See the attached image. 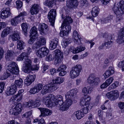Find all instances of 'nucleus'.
<instances>
[{
	"label": "nucleus",
	"mask_w": 124,
	"mask_h": 124,
	"mask_svg": "<svg viewBox=\"0 0 124 124\" xmlns=\"http://www.w3.org/2000/svg\"><path fill=\"white\" fill-rule=\"evenodd\" d=\"M8 69L6 72L4 73L1 77L2 80H5L10 75V74L8 72V71L13 74H17L19 73V70L18 66L15 62H12L8 66Z\"/></svg>",
	"instance_id": "1"
},
{
	"label": "nucleus",
	"mask_w": 124,
	"mask_h": 124,
	"mask_svg": "<svg viewBox=\"0 0 124 124\" xmlns=\"http://www.w3.org/2000/svg\"><path fill=\"white\" fill-rule=\"evenodd\" d=\"M31 63V61L30 59L27 58L26 59L25 62V64L22 67V70L25 73H30L31 70H38L39 68V65H36L32 66Z\"/></svg>",
	"instance_id": "2"
},
{
	"label": "nucleus",
	"mask_w": 124,
	"mask_h": 124,
	"mask_svg": "<svg viewBox=\"0 0 124 124\" xmlns=\"http://www.w3.org/2000/svg\"><path fill=\"white\" fill-rule=\"evenodd\" d=\"M112 9L116 14H124V1L122 0L117 4L115 3Z\"/></svg>",
	"instance_id": "3"
},
{
	"label": "nucleus",
	"mask_w": 124,
	"mask_h": 124,
	"mask_svg": "<svg viewBox=\"0 0 124 124\" xmlns=\"http://www.w3.org/2000/svg\"><path fill=\"white\" fill-rule=\"evenodd\" d=\"M82 66L78 64L72 68L70 71V77L71 79H74L78 77L82 70Z\"/></svg>",
	"instance_id": "4"
},
{
	"label": "nucleus",
	"mask_w": 124,
	"mask_h": 124,
	"mask_svg": "<svg viewBox=\"0 0 124 124\" xmlns=\"http://www.w3.org/2000/svg\"><path fill=\"white\" fill-rule=\"evenodd\" d=\"M55 99V96L54 95L50 94L46 97H43V101L46 106L49 107L52 106Z\"/></svg>",
	"instance_id": "5"
},
{
	"label": "nucleus",
	"mask_w": 124,
	"mask_h": 124,
	"mask_svg": "<svg viewBox=\"0 0 124 124\" xmlns=\"http://www.w3.org/2000/svg\"><path fill=\"white\" fill-rule=\"evenodd\" d=\"M49 50L46 47L43 46L37 50L36 54L39 57L41 58L46 55L49 53Z\"/></svg>",
	"instance_id": "6"
},
{
	"label": "nucleus",
	"mask_w": 124,
	"mask_h": 124,
	"mask_svg": "<svg viewBox=\"0 0 124 124\" xmlns=\"http://www.w3.org/2000/svg\"><path fill=\"white\" fill-rule=\"evenodd\" d=\"M56 10L55 9H51L48 13V18L49 19L50 24L52 26H54V23L56 16Z\"/></svg>",
	"instance_id": "7"
},
{
	"label": "nucleus",
	"mask_w": 124,
	"mask_h": 124,
	"mask_svg": "<svg viewBox=\"0 0 124 124\" xmlns=\"http://www.w3.org/2000/svg\"><path fill=\"white\" fill-rule=\"evenodd\" d=\"M119 96V93L117 90H113L108 92L106 94V97L111 100H114L116 99Z\"/></svg>",
	"instance_id": "8"
},
{
	"label": "nucleus",
	"mask_w": 124,
	"mask_h": 124,
	"mask_svg": "<svg viewBox=\"0 0 124 124\" xmlns=\"http://www.w3.org/2000/svg\"><path fill=\"white\" fill-rule=\"evenodd\" d=\"M22 109V104L20 103H18L16 104L14 108L10 109V113L12 115H17L20 113Z\"/></svg>",
	"instance_id": "9"
},
{
	"label": "nucleus",
	"mask_w": 124,
	"mask_h": 124,
	"mask_svg": "<svg viewBox=\"0 0 124 124\" xmlns=\"http://www.w3.org/2000/svg\"><path fill=\"white\" fill-rule=\"evenodd\" d=\"M46 43L45 38L42 36H41L38 39V40L33 44L32 48L33 49L38 48L41 46L44 45Z\"/></svg>",
	"instance_id": "10"
},
{
	"label": "nucleus",
	"mask_w": 124,
	"mask_h": 124,
	"mask_svg": "<svg viewBox=\"0 0 124 124\" xmlns=\"http://www.w3.org/2000/svg\"><path fill=\"white\" fill-rule=\"evenodd\" d=\"M63 54L59 49L55 50L54 52L53 55L55 60V62L56 63H60L61 60L63 58Z\"/></svg>",
	"instance_id": "11"
},
{
	"label": "nucleus",
	"mask_w": 124,
	"mask_h": 124,
	"mask_svg": "<svg viewBox=\"0 0 124 124\" xmlns=\"http://www.w3.org/2000/svg\"><path fill=\"white\" fill-rule=\"evenodd\" d=\"M100 81L98 78H95L93 74L90 75L87 79V82L90 85H97Z\"/></svg>",
	"instance_id": "12"
},
{
	"label": "nucleus",
	"mask_w": 124,
	"mask_h": 124,
	"mask_svg": "<svg viewBox=\"0 0 124 124\" xmlns=\"http://www.w3.org/2000/svg\"><path fill=\"white\" fill-rule=\"evenodd\" d=\"M78 3L77 0H67V7L70 9L76 8L78 5Z\"/></svg>",
	"instance_id": "13"
},
{
	"label": "nucleus",
	"mask_w": 124,
	"mask_h": 124,
	"mask_svg": "<svg viewBox=\"0 0 124 124\" xmlns=\"http://www.w3.org/2000/svg\"><path fill=\"white\" fill-rule=\"evenodd\" d=\"M0 18L3 19H5L10 16L11 13L10 9L9 8H5L1 10Z\"/></svg>",
	"instance_id": "14"
},
{
	"label": "nucleus",
	"mask_w": 124,
	"mask_h": 124,
	"mask_svg": "<svg viewBox=\"0 0 124 124\" xmlns=\"http://www.w3.org/2000/svg\"><path fill=\"white\" fill-rule=\"evenodd\" d=\"M61 16L62 19H64L62 23V26L65 24H70L73 22V20L71 17L65 15V14H62Z\"/></svg>",
	"instance_id": "15"
},
{
	"label": "nucleus",
	"mask_w": 124,
	"mask_h": 124,
	"mask_svg": "<svg viewBox=\"0 0 124 124\" xmlns=\"http://www.w3.org/2000/svg\"><path fill=\"white\" fill-rule=\"evenodd\" d=\"M36 76L35 74L28 75L25 80V84L27 86L30 85L34 81L36 78Z\"/></svg>",
	"instance_id": "16"
},
{
	"label": "nucleus",
	"mask_w": 124,
	"mask_h": 124,
	"mask_svg": "<svg viewBox=\"0 0 124 124\" xmlns=\"http://www.w3.org/2000/svg\"><path fill=\"white\" fill-rule=\"evenodd\" d=\"M78 90L77 89H72L68 92L65 95L66 99H72L76 94Z\"/></svg>",
	"instance_id": "17"
},
{
	"label": "nucleus",
	"mask_w": 124,
	"mask_h": 124,
	"mask_svg": "<svg viewBox=\"0 0 124 124\" xmlns=\"http://www.w3.org/2000/svg\"><path fill=\"white\" fill-rule=\"evenodd\" d=\"M43 86L41 84H39L36 85L34 87L31 88L30 91V92L31 94H35L38 93L41 90Z\"/></svg>",
	"instance_id": "18"
},
{
	"label": "nucleus",
	"mask_w": 124,
	"mask_h": 124,
	"mask_svg": "<svg viewBox=\"0 0 124 124\" xmlns=\"http://www.w3.org/2000/svg\"><path fill=\"white\" fill-rule=\"evenodd\" d=\"M116 41L119 44H121L124 42V27L121 29L118 34V37Z\"/></svg>",
	"instance_id": "19"
},
{
	"label": "nucleus",
	"mask_w": 124,
	"mask_h": 124,
	"mask_svg": "<svg viewBox=\"0 0 124 124\" xmlns=\"http://www.w3.org/2000/svg\"><path fill=\"white\" fill-rule=\"evenodd\" d=\"M40 8V5L38 4H35L31 7L30 12L32 15L37 14Z\"/></svg>",
	"instance_id": "20"
},
{
	"label": "nucleus",
	"mask_w": 124,
	"mask_h": 124,
	"mask_svg": "<svg viewBox=\"0 0 124 124\" xmlns=\"http://www.w3.org/2000/svg\"><path fill=\"white\" fill-rule=\"evenodd\" d=\"M58 43V40L57 38H54L51 40L49 42V48L53 50L57 47Z\"/></svg>",
	"instance_id": "21"
},
{
	"label": "nucleus",
	"mask_w": 124,
	"mask_h": 124,
	"mask_svg": "<svg viewBox=\"0 0 124 124\" xmlns=\"http://www.w3.org/2000/svg\"><path fill=\"white\" fill-rule=\"evenodd\" d=\"M73 38L74 39V42L77 44H80L81 42V37L76 31H74L73 32Z\"/></svg>",
	"instance_id": "22"
},
{
	"label": "nucleus",
	"mask_w": 124,
	"mask_h": 124,
	"mask_svg": "<svg viewBox=\"0 0 124 124\" xmlns=\"http://www.w3.org/2000/svg\"><path fill=\"white\" fill-rule=\"evenodd\" d=\"M90 98L88 96L86 98L82 97L81 98L80 101V104L83 106H87V107L89 105V101H90Z\"/></svg>",
	"instance_id": "23"
},
{
	"label": "nucleus",
	"mask_w": 124,
	"mask_h": 124,
	"mask_svg": "<svg viewBox=\"0 0 124 124\" xmlns=\"http://www.w3.org/2000/svg\"><path fill=\"white\" fill-rule=\"evenodd\" d=\"M41 112V116H45L50 115L52 113V111L48 109L44 108H39Z\"/></svg>",
	"instance_id": "24"
},
{
	"label": "nucleus",
	"mask_w": 124,
	"mask_h": 124,
	"mask_svg": "<svg viewBox=\"0 0 124 124\" xmlns=\"http://www.w3.org/2000/svg\"><path fill=\"white\" fill-rule=\"evenodd\" d=\"M84 116L83 113L82 112V110H79L74 112L72 115V117L74 119L76 117L78 119H80Z\"/></svg>",
	"instance_id": "25"
},
{
	"label": "nucleus",
	"mask_w": 124,
	"mask_h": 124,
	"mask_svg": "<svg viewBox=\"0 0 124 124\" xmlns=\"http://www.w3.org/2000/svg\"><path fill=\"white\" fill-rule=\"evenodd\" d=\"M17 90V87L15 85H11L8 88L7 94L8 95H12L16 93Z\"/></svg>",
	"instance_id": "26"
},
{
	"label": "nucleus",
	"mask_w": 124,
	"mask_h": 124,
	"mask_svg": "<svg viewBox=\"0 0 124 124\" xmlns=\"http://www.w3.org/2000/svg\"><path fill=\"white\" fill-rule=\"evenodd\" d=\"M57 96L58 98L55 99V100L54 101V103L57 105L58 108L60 106L62 105L64 102L62 100V96L60 95H58Z\"/></svg>",
	"instance_id": "27"
},
{
	"label": "nucleus",
	"mask_w": 124,
	"mask_h": 124,
	"mask_svg": "<svg viewBox=\"0 0 124 124\" xmlns=\"http://www.w3.org/2000/svg\"><path fill=\"white\" fill-rule=\"evenodd\" d=\"M30 36L37 37L38 34L37 32V28L35 26L32 27L30 31Z\"/></svg>",
	"instance_id": "28"
},
{
	"label": "nucleus",
	"mask_w": 124,
	"mask_h": 124,
	"mask_svg": "<svg viewBox=\"0 0 124 124\" xmlns=\"http://www.w3.org/2000/svg\"><path fill=\"white\" fill-rule=\"evenodd\" d=\"M114 73L113 68L112 67L109 68L108 70L106 71L105 73L103 74L105 78H107L113 74Z\"/></svg>",
	"instance_id": "29"
},
{
	"label": "nucleus",
	"mask_w": 124,
	"mask_h": 124,
	"mask_svg": "<svg viewBox=\"0 0 124 124\" xmlns=\"http://www.w3.org/2000/svg\"><path fill=\"white\" fill-rule=\"evenodd\" d=\"M93 88L90 86L85 87L83 88L82 92L84 95L86 96L87 94H89L92 91Z\"/></svg>",
	"instance_id": "30"
},
{
	"label": "nucleus",
	"mask_w": 124,
	"mask_h": 124,
	"mask_svg": "<svg viewBox=\"0 0 124 124\" xmlns=\"http://www.w3.org/2000/svg\"><path fill=\"white\" fill-rule=\"evenodd\" d=\"M23 95H19L17 94L13 96L11 99L10 101H12L13 100H16L17 102H20L22 100Z\"/></svg>",
	"instance_id": "31"
},
{
	"label": "nucleus",
	"mask_w": 124,
	"mask_h": 124,
	"mask_svg": "<svg viewBox=\"0 0 124 124\" xmlns=\"http://www.w3.org/2000/svg\"><path fill=\"white\" fill-rule=\"evenodd\" d=\"M47 26L45 23H42L39 25L38 29L42 33H44L45 30L47 29Z\"/></svg>",
	"instance_id": "32"
},
{
	"label": "nucleus",
	"mask_w": 124,
	"mask_h": 124,
	"mask_svg": "<svg viewBox=\"0 0 124 124\" xmlns=\"http://www.w3.org/2000/svg\"><path fill=\"white\" fill-rule=\"evenodd\" d=\"M99 13V9L97 7L95 6L93 8L91 13L93 17L97 16Z\"/></svg>",
	"instance_id": "33"
},
{
	"label": "nucleus",
	"mask_w": 124,
	"mask_h": 124,
	"mask_svg": "<svg viewBox=\"0 0 124 124\" xmlns=\"http://www.w3.org/2000/svg\"><path fill=\"white\" fill-rule=\"evenodd\" d=\"M47 85L50 93L54 91L57 88L56 85L53 83L49 84Z\"/></svg>",
	"instance_id": "34"
},
{
	"label": "nucleus",
	"mask_w": 124,
	"mask_h": 124,
	"mask_svg": "<svg viewBox=\"0 0 124 124\" xmlns=\"http://www.w3.org/2000/svg\"><path fill=\"white\" fill-rule=\"evenodd\" d=\"M64 80L63 78L60 77H56L55 79H53L52 80L53 83L55 84H60L62 83Z\"/></svg>",
	"instance_id": "35"
},
{
	"label": "nucleus",
	"mask_w": 124,
	"mask_h": 124,
	"mask_svg": "<svg viewBox=\"0 0 124 124\" xmlns=\"http://www.w3.org/2000/svg\"><path fill=\"white\" fill-rule=\"evenodd\" d=\"M23 85V82L22 79L20 78L19 79L16 80L14 84L16 86L19 87L21 88Z\"/></svg>",
	"instance_id": "36"
},
{
	"label": "nucleus",
	"mask_w": 124,
	"mask_h": 124,
	"mask_svg": "<svg viewBox=\"0 0 124 124\" xmlns=\"http://www.w3.org/2000/svg\"><path fill=\"white\" fill-rule=\"evenodd\" d=\"M20 20V18L19 17L16 16L11 19V24L13 25L16 26Z\"/></svg>",
	"instance_id": "37"
},
{
	"label": "nucleus",
	"mask_w": 124,
	"mask_h": 124,
	"mask_svg": "<svg viewBox=\"0 0 124 124\" xmlns=\"http://www.w3.org/2000/svg\"><path fill=\"white\" fill-rule=\"evenodd\" d=\"M28 55L26 53H22L21 54L19 55L17 58V61H21L23 60V59H24V63L25 60V59L28 58L27 57ZM25 64H24L23 65Z\"/></svg>",
	"instance_id": "38"
},
{
	"label": "nucleus",
	"mask_w": 124,
	"mask_h": 124,
	"mask_svg": "<svg viewBox=\"0 0 124 124\" xmlns=\"http://www.w3.org/2000/svg\"><path fill=\"white\" fill-rule=\"evenodd\" d=\"M20 33L18 32H15L12 35L10 36L13 41H16L20 39Z\"/></svg>",
	"instance_id": "39"
},
{
	"label": "nucleus",
	"mask_w": 124,
	"mask_h": 124,
	"mask_svg": "<svg viewBox=\"0 0 124 124\" xmlns=\"http://www.w3.org/2000/svg\"><path fill=\"white\" fill-rule=\"evenodd\" d=\"M25 46V43L22 41L19 40L17 42V48L20 50L24 49Z\"/></svg>",
	"instance_id": "40"
},
{
	"label": "nucleus",
	"mask_w": 124,
	"mask_h": 124,
	"mask_svg": "<svg viewBox=\"0 0 124 124\" xmlns=\"http://www.w3.org/2000/svg\"><path fill=\"white\" fill-rule=\"evenodd\" d=\"M11 28V27H7L6 29L4 30L1 34L2 37H4L8 34L10 32Z\"/></svg>",
	"instance_id": "41"
},
{
	"label": "nucleus",
	"mask_w": 124,
	"mask_h": 124,
	"mask_svg": "<svg viewBox=\"0 0 124 124\" xmlns=\"http://www.w3.org/2000/svg\"><path fill=\"white\" fill-rule=\"evenodd\" d=\"M85 48L82 46H78L73 51V53H78L84 51L85 49Z\"/></svg>",
	"instance_id": "42"
},
{
	"label": "nucleus",
	"mask_w": 124,
	"mask_h": 124,
	"mask_svg": "<svg viewBox=\"0 0 124 124\" xmlns=\"http://www.w3.org/2000/svg\"><path fill=\"white\" fill-rule=\"evenodd\" d=\"M62 45L64 48H65L69 43V40L68 38L63 39L62 42Z\"/></svg>",
	"instance_id": "43"
},
{
	"label": "nucleus",
	"mask_w": 124,
	"mask_h": 124,
	"mask_svg": "<svg viewBox=\"0 0 124 124\" xmlns=\"http://www.w3.org/2000/svg\"><path fill=\"white\" fill-rule=\"evenodd\" d=\"M22 31L24 34L26 35L27 34V31L28 28V26L27 23H23L21 25Z\"/></svg>",
	"instance_id": "44"
},
{
	"label": "nucleus",
	"mask_w": 124,
	"mask_h": 124,
	"mask_svg": "<svg viewBox=\"0 0 124 124\" xmlns=\"http://www.w3.org/2000/svg\"><path fill=\"white\" fill-rule=\"evenodd\" d=\"M41 92L43 95H45L48 93H50L47 85L43 87Z\"/></svg>",
	"instance_id": "45"
},
{
	"label": "nucleus",
	"mask_w": 124,
	"mask_h": 124,
	"mask_svg": "<svg viewBox=\"0 0 124 124\" xmlns=\"http://www.w3.org/2000/svg\"><path fill=\"white\" fill-rule=\"evenodd\" d=\"M61 27L64 30L67 31L69 33L71 29L70 24H65V25H64L62 26V24Z\"/></svg>",
	"instance_id": "46"
},
{
	"label": "nucleus",
	"mask_w": 124,
	"mask_h": 124,
	"mask_svg": "<svg viewBox=\"0 0 124 124\" xmlns=\"http://www.w3.org/2000/svg\"><path fill=\"white\" fill-rule=\"evenodd\" d=\"M69 108L68 106L66 105L64 103H63V104L62 105H61V106H60L58 108L59 110L62 111L67 110Z\"/></svg>",
	"instance_id": "47"
},
{
	"label": "nucleus",
	"mask_w": 124,
	"mask_h": 124,
	"mask_svg": "<svg viewBox=\"0 0 124 124\" xmlns=\"http://www.w3.org/2000/svg\"><path fill=\"white\" fill-rule=\"evenodd\" d=\"M53 3V0H46L44 2V4L49 7L52 6Z\"/></svg>",
	"instance_id": "48"
},
{
	"label": "nucleus",
	"mask_w": 124,
	"mask_h": 124,
	"mask_svg": "<svg viewBox=\"0 0 124 124\" xmlns=\"http://www.w3.org/2000/svg\"><path fill=\"white\" fill-rule=\"evenodd\" d=\"M118 82L117 81L115 82L114 83L112 84L108 87V90L110 91L111 89L116 88L118 85Z\"/></svg>",
	"instance_id": "49"
},
{
	"label": "nucleus",
	"mask_w": 124,
	"mask_h": 124,
	"mask_svg": "<svg viewBox=\"0 0 124 124\" xmlns=\"http://www.w3.org/2000/svg\"><path fill=\"white\" fill-rule=\"evenodd\" d=\"M14 52L11 50H8L7 52V54L6 55L5 58L6 59L11 58L14 55Z\"/></svg>",
	"instance_id": "50"
},
{
	"label": "nucleus",
	"mask_w": 124,
	"mask_h": 124,
	"mask_svg": "<svg viewBox=\"0 0 124 124\" xmlns=\"http://www.w3.org/2000/svg\"><path fill=\"white\" fill-rule=\"evenodd\" d=\"M26 105V107H28L33 108L35 107V104H34V101L32 100L29 101L27 102Z\"/></svg>",
	"instance_id": "51"
},
{
	"label": "nucleus",
	"mask_w": 124,
	"mask_h": 124,
	"mask_svg": "<svg viewBox=\"0 0 124 124\" xmlns=\"http://www.w3.org/2000/svg\"><path fill=\"white\" fill-rule=\"evenodd\" d=\"M124 14H116V22L117 23L120 22L123 19V17L122 15Z\"/></svg>",
	"instance_id": "52"
},
{
	"label": "nucleus",
	"mask_w": 124,
	"mask_h": 124,
	"mask_svg": "<svg viewBox=\"0 0 124 124\" xmlns=\"http://www.w3.org/2000/svg\"><path fill=\"white\" fill-rule=\"evenodd\" d=\"M55 58L53 54H49L46 57V60L47 61H50Z\"/></svg>",
	"instance_id": "53"
},
{
	"label": "nucleus",
	"mask_w": 124,
	"mask_h": 124,
	"mask_svg": "<svg viewBox=\"0 0 124 124\" xmlns=\"http://www.w3.org/2000/svg\"><path fill=\"white\" fill-rule=\"evenodd\" d=\"M68 32L67 31L63 30V29L62 28L61 29L60 34V36L61 37H63L64 36H66L68 34Z\"/></svg>",
	"instance_id": "54"
},
{
	"label": "nucleus",
	"mask_w": 124,
	"mask_h": 124,
	"mask_svg": "<svg viewBox=\"0 0 124 124\" xmlns=\"http://www.w3.org/2000/svg\"><path fill=\"white\" fill-rule=\"evenodd\" d=\"M104 44H105L106 48H109L112 45L113 42L110 40L108 41V42H106Z\"/></svg>",
	"instance_id": "55"
},
{
	"label": "nucleus",
	"mask_w": 124,
	"mask_h": 124,
	"mask_svg": "<svg viewBox=\"0 0 124 124\" xmlns=\"http://www.w3.org/2000/svg\"><path fill=\"white\" fill-rule=\"evenodd\" d=\"M66 99V100L64 103L66 105L68 106V107L69 108V107L72 104V99Z\"/></svg>",
	"instance_id": "56"
},
{
	"label": "nucleus",
	"mask_w": 124,
	"mask_h": 124,
	"mask_svg": "<svg viewBox=\"0 0 124 124\" xmlns=\"http://www.w3.org/2000/svg\"><path fill=\"white\" fill-rule=\"evenodd\" d=\"M111 16H108L107 17L105 18L103 20H102V23H106L108 22H110L111 20Z\"/></svg>",
	"instance_id": "57"
},
{
	"label": "nucleus",
	"mask_w": 124,
	"mask_h": 124,
	"mask_svg": "<svg viewBox=\"0 0 124 124\" xmlns=\"http://www.w3.org/2000/svg\"><path fill=\"white\" fill-rule=\"evenodd\" d=\"M89 105H88V106L87 107V106H83L82 108V109L80 110H82V112H83V113L84 115V114H86L88 113Z\"/></svg>",
	"instance_id": "58"
},
{
	"label": "nucleus",
	"mask_w": 124,
	"mask_h": 124,
	"mask_svg": "<svg viewBox=\"0 0 124 124\" xmlns=\"http://www.w3.org/2000/svg\"><path fill=\"white\" fill-rule=\"evenodd\" d=\"M16 5L18 9H19L22 7L23 2L20 0H17L16 1Z\"/></svg>",
	"instance_id": "59"
},
{
	"label": "nucleus",
	"mask_w": 124,
	"mask_h": 124,
	"mask_svg": "<svg viewBox=\"0 0 124 124\" xmlns=\"http://www.w3.org/2000/svg\"><path fill=\"white\" fill-rule=\"evenodd\" d=\"M114 80L113 77H110L108 79L106 80V83L109 86L112 82Z\"/></svg>",
	"instance_id": "60"
},
{
	"label": "nucleus",
	"mask_w": 124,
	"mask_h": 124,
	"mask_svg": "<svg viewBox=\"0 0 124 124\" xmlns=\"http://www.w3.org/2000/svg\"><path fill=\"white\" fill-rule=\"evenodd\" d=\"M66 68L67 67L66 65H62L57 69V71L65 70Z\"/></svg>",
	"instance_id": "61"
},
{
	"label": "nucleus",
	"mask_w": 124,
	"mask_h": 124,
	"mask_svg": "<svg viewBox=\"0 0 124 124\" xmlns=\"http://www.w3.org/2000/svg\"><path fill=\"white\" fill-rule=\"evenodd\" d=\"M32 112L31 111L28 112L24 114H23L22 116V118L26 117L28 118L32 115Z\"/></svg>",
	"instance_id": "62"
},
{
	"label": "nucleus",
	"mask_w": 124,
	"mask_h": 124,
	"mask_svg": "<svg viewBox=\"0 0 124 124\" xmlns=\"http://www.w3.org/2000/svg\"><path fill=\"white\" fill-rule=\"evenodd\" d=\"M30 39L28 43L30 44H32L35 41V39L36 37L32 36H30Z\"/></svg>",
	"instance_id": "63"
},
{
	"label": "nucleus",
	"mask_w": 124,
	"mask_h": 124,
	"mask_svg": "<svg viewBox=\"0 0 124 124\" xmlns=\"http://www.w3.org/2000/svg\"><path fill=\"white\" fill-rule=\"evenodd\" d=\"M118 105L119 108L122 110L124 111V102H119Z\"/></svg>",
	"instance_id": "64"
}]
</instances>
